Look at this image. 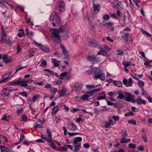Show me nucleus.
Wrapping results in <instances>:
<instances>
[{
	"label": "nucleus",
	"instance_id": "obj_1",
	"mask_svg": "<svg viewBox=\"0 0 152 152\" xmlns=\"http://www.w3.org/2000/svg\"><path fill=\"white\" fill-rule=\"evenodd\" d=\"M50 24H52L53 27L57 26L61 24V21L58 13L55 11H53L51 13L50 18Z\"/></svg>",
	"mask_w": 152,
	"mask_h": 152
},
{
	"label": "nucleus",
	"instance_id": "obj_2",
	"mask_svg": "<svg viewBox=\"0 0 152 152\" xmlns=\"http://www.w3.org/2000/svg\"><path fill=\"white\" fill-rule=\"evenodd\" d=\"M61 28H59V31L57 29H53L52 31L51 36L54 42L57 43H61V38L59 34L60 32H62Z\"/></svg>",
	"mask_w": 152,
	"mask_h": 152
},
{
	"label": "nucleus",
	"instance_id": "obj_3",
	"mask_svg": "<svg viewBox=\"0 0 152 152\" xmlns=\"http://www.w3.org/2000/svg\"><path fill=\"white\" fill-rule=\"evenodd\" d=\"M93 74L94 75V79H99L102 80H103L105 78L104 74L102 73L101 71L98 68L95 67L93 69Z\"/></svg>",
	"mask_w": 152,
	"mask_h": 152
},
{
	"label": "nucleus",
	"instance_id": "obj_4",
	"mask_svg": "<svg viewBox=\"0 0 152 152\" xmlns=\"http://www.w3.org/2000/svg\"><path fill=\"white\" fill-rule=\"evenodd\" d=\"M86 44L88 46H91L98 49H102L99 42L95 40H90L86 42Z\"/></svg>",
	"mask_w": 152,
	"mask_h": 152
},
{
	"label": "nucleus",
	"instance_id": "obj_5",
	"mask_svg": "<svg viewBox=\"0 0 152 152\" xmlns=\"http://www.w3.org/2000/svg\"><path fill=\"white\" fill-rule=\"evenodd\" d=\"M71 87L73 91H80L82 89L83 85L81 82H76L72 84Z\"/></svg>",
	"mask_w": 152,
	"mask_h": 152
},
{
	"label": "nucleus",
	"instance_id": "obj_6",
	"mask_svg": "<svg viewBox=\"0 0 152 152\" xmlns=\"http://www.w3.org/2000/svg\"><path fill=\"white\" fill-rule=\"evenodd\" d=\"M12 84L15 85H20L22 87H26L28 86V84L26 83L22 79L20 78L18 79L17 80L12 82Z\"/></svg>",
	"mask_w": 152,
	"mask_h": 152
},
{
	"label": "nucleus",
	"instance_id": "obj_7",
	"mask_svg": "<svg viewBox=\"0 0 152 152\" xmlns=\"http://www.w3.org/2000/svg\"><path fill=\"white\" fill-rule=\"evenodd\" d=\"M112 5L113 7L118 9L119 10H122L123 8V6L121 1L118 0H115L112 2Z\"/></svg>",
	"mask_w": 152,
	"mask_h": 152
},
{
	"label": "nucleus",
	"instance_id": "obj_8",
	"mask_svg": "<svg viewBox=\"0 0 152 152\" xmlns=\"http://www.w3.org/2000/svg\"><path fill=\"white\" fill-rule=\"evenodd\" d=\"M87 58L88 60L93 64L97 63L100 62V59L96 56H88Z\"/></svg>",
	"mask_w": 152,
	"mask_h": 152
},
{
	"label": "nucleus",
	"instance_id": "obj_9",
	"mask_svg": "<svg viewBox=\"0 0 152 152\" xmlns=\"http://www.w3.org/2000/svg\"><path fill=\"white\" fill-rule=\"evenodd\" d=\"M34 44L36 45H38L39 47L40 48L41 50L45 52H47L49 51V48L48 46H44L42 45H41L35 42L34 41Z\"/></svg>",
	"mask_w": 152,
	"mask_h": 152
},
{
	"label": "nucleus",
	"instance_id": "obj_10",
	"mask_svg": "<svg viewBox=\"0 0 152 152\" xmlns=\"http://www.w3.org/2000/svg\"><path fill=\"white\" fill-rule=\"evenodd\" d=\"M58 10L60 12H63L65 10L64 3L62 0L58 1Z\"/></svg>",
	"mask_w": 152,
	"mask_h": 152
},
{
	"label": "nucleus",
	"instance_id": "obj_11",
	"mask_svg": "<svg viewBox=\"0 0 152 152\" xmlns=\"http://www.w3.org/2000/svg\"><path fill=\"white\" fill-rule=\"evenodd\" d=\"M88 25L89 28L91 30H93L97 27L98 24L94 20H90L88 23Z\"/></svg>",
	"mask_w": 152,
	"mask_h": 152
},
{
	"label": "nucleus",
	"instance_id": "obj_12",
	"mask_svg": "<svg viewBox=\"0 0 152 152\" xmlns=\"http://www.w3.org/2000/svg\"><path fill=\"white\" fill-rule=\"evenodd\" d=\"M67 128L71 131H75L77 129V126L73 123H70L68 125Z\"/></svg>",
	"mask_w": 152,
	"mask_h": 152
},
{
	"label": "nucleus",
	"instance_id": "obj_13",
	"mask_svg": "<svg viewBox=\"0 0 152 152\" xmlns=\"http://www.w3.org/2000/svg\"><path fill=\"white\" fill-rule=\"evenodd\" d=\"M61 34L62 37L64 39H67L70 36V32L69 30H63Z\"/></svg>",
	"mask_w": 152,
	"mask_h": 152
},
{
	"label": "nucleus",
	"instance_id": "obj_14",
	"mask_svg": "<svg viewBox=\"0 0 152 152\" xmlns=\"http://www.w3.org/2000/svg\"><path fill=\"white\" fill-rule=\"evenodd\" d=\"M12 91L10 88L4 89L1 93V95L3 97H6L8 96L10 92Z\"/></svg>",
	"mask_w": 152,
	"mask_h": 152
},
{
	"label": "nucleus",
	"instance_id": "obj_15",
	"mask_svg": "<svg viewBox=\"0 0 152 152\" xmlns=\"http://www.w3.org/2000/svg\"><path fill=\"white\" fill-rule=\"evenodd\" d=\"M3 61L6 63H10L11 62L12 59L11 57H8L6 55H4L2 57Z\"/></svg>",
	"mask_w": 152,
	"mask_h": 152
},
{
	"label": "nucleus",
	"instance_id": "obj_16",
	"mask_svg": "<svg viewBox=\"0 0 152 152\" xmlns=\"http://www.w3.org/2000/svg\"><path fill=\"white\" fill-rule=\"evenodd\" d=\"M136 101L138 104H146L145 101L141 99V96H138V97L136 99Z\"/></svg>",
	"mask_w": 152,
	"mask_h": 152
},
{
	"label": "nucleus",
	"instance_id": "obj_17",
	"mask_svg": "<svg viewBox=\"0 0 152 152\" xmlns=\"http://www.w3.org/2000/svg\"><path fill=\"white\" fill-rule=\"evenodd\" d=\"M67 91V89L66 88L63 87L62 89L58 91V93L60 94L59 97L64 96L66 94Z\"/></svg>",
	"mask_w": 152,
	"mask_h": 152
},
{
	"label": "nucleus",
	"instance_id": "obj_18",
	"mask_svg": "<svg viewBox=\"0 0 152 152\" xmlns=\"http://www.w3.org/2000/svg\"><path fill=\"white\" fill-rule=\"evenodd\" d=\"M74 139L73 142V144H78V143H80L79 142H81L82 140V138L80 137L75 138Z\"/></svg>",
	"mask_w": 152,
	"mask_h": 152
},
{
	"label": "nucleus",
	"instance_id": "obj_19",
	"mask_svg": "<svg viewBox=\"0 0 152 152\" xmlns=\"http://www.w3.org/2000/svg\"><path fill=\"white\" fill-rule=\"evenodd\" d=\"M74 146V149L73 151L74 152H77L81 148V144L78 143V144H73Z\"/></svg>",
	"mask_w": 152,
	"mask_h": 152
},
{
	"label": "nucleus",
	"instance_id": "obj_20",
	"mask_svg": "<svg viewBox=\"0 0 152 152\" xmlns=\"http://www.w3.org/2000/svg\"><path fill=\"white\" fill-rule=\"evenodd\" d=\"M10 75L8 74H5L3 77V79L0 81V83L2 82H6L10 80Z\"/></svg>",
	"mask_w": 152,
	"mask_h": 152
},
{
	"label": "nucleus",
	"instance_id": "obj_21",
	"mask_svg": "<svg viewBox=\"0 0 152 152\" xmlns=\"http://www.w3.org/2000/svg\"><path fill=\"white\" fill-rule=\"evenodd\" d=\"M46 132L48 135L49 138L48 142H51V140H52V132L49 129H46Z\"/></svg>",
	"mask_w": 152,
	"mask_h": 152
},
{
	"label": "nucleus",
	"instance_id": "obj_22",
	"mask_svg": "<svg viewBox=\"0 0 152 152\" xmlns=\"http://www.w3.org/2000/svg\"><path fill=\"white\" fill-rule=\"evenodd\" d=\"M0 150L2 152H12L10 148L4 146H2Z\"/></svg>",
	"mask_w": 152,
	"mask_h": 152
},
{
	"label": "nucleus",
	"instance_id": "obj_23",
	"mask_svg": "<svg viewBox=\"0 0 152 152\" xmlns=\"http://www.w3.org/2000/svg\"><path fill=\"white\" fill-rule=\"evenodd\" d=\"M131 139H126L125 137H123L121 139L120 142L121 143H126L130 142Z\"/></svg>",
	"mask_w": 152,
	"mask_h": 152
},
{
	"label": "nucleus",
	"instance_id": "obj_24",
	"mask_svg": "<svg viewBox=\"0 0 152 152\" xmlns=\"http://www.w3.org/2000/svg\"><path fill=\"white\" fill-rule=\"evenodd\" d=\"M125 96L126 97L125 98V100L127 101H131L132 99L131 97V95L129 93L125 92Z\"/></svg>",
	"mask_w": 152,
	"mask_h": 152
},
{
	"label": "nucleus",
	"instance_id": "obj_25",
	"mask_svg": "<svg viewBox=\"0 0 152 152\" xmlns=\"http://www.w3.org/2000/svg\"><path fill=\"white\" fill-rule=\"evenodd\" d=\"M6 2V0H0V7L3 8H5L7 6L5 4Z\"/></svg>",
	"mask_w": 152,
	"mask_h": 152
},
{
	"label": "nucleus",
	"instance_id": "obj_26",
	"mask_svg": "<svg viewBox=\"0 0 152 152\" xmlns=\"http://www.w3.org/2000/svg\"><path fill=\"white\" fill-rule=\"evenodd\" d=\"M133 1L140 8L142 6V4L140 1L138 0H133Z\"/></svg>",
	"mask_w": 152,
	"mask_h": 152
},
{
	"label": "nucleus",
	"instance_id": "obj_27",
	"mask_svg": "<svg viewBox=\"0 0 152 152\" xmlns=\"http://www.w3.org/2000/svg\"><path fill=\"white\" fill-rule=\"evenodd\" d=\"M67 75V72H65L61 73L59 77V79L60 80H62L64 79L63 77H65Z\"/></svg>",
	"mask_w": 152,
	"mask_h": 152
},
{
	"label": "nucleus",
	"instance_id": "obj_28",
	"mask_svg": "<svg viewBox=\"0 0 152 152\" xmlns=\"http://www.w3.org/2000/svg\"><path fill=\"white\" fill-rule=\"evenodd\" d=\"M124 34H123L122 36V39H125L127 41L128 39V38L129 36V34L128 32L125 33Z\"/></svg>",
	"mask_w": 152,
	"mask_h": 152
},
{
	"label": "nucleus",
	"instance_id": "obj_29",
	"mask_svg": "<svg viewBox=\"0 0 152 152\" xmlns=\"http://www.w3.org/2000/svg\"><path fill=\"white\" fill-rule=\"evenodd\" d=\"M61 48L62 49V52L64 54L66 55L68 53L66 48L64 45H61Z\"/></svg>",
	"mask_w": 152,
	"mask_h": 152
},
{
	"label": "nucleus",
	"instance_id": "obj_30",
	"mask_svg": "<svg viewBox=\"0 0 152 152\" xmlns=\"http://www.w3.org/2000/svg\"><path fill=\"white\" fill-rule=\"evenodd\" d=\"M58 110V107L56 106L54 107L52 109V111L51 113L52 115H55L56 113Z\"/></svg>",
	"mask_w": 152,
	"mask_h": 152
},
{
	"label": "nucleus",
	"instance_id": "obj_31",
	"mask_svg": "<svg viewBox=\"0 0 152 152\" xmlns=\"http://www.w3.org/2000/svg\"><path fill=\"white\" fill-rule=\"evenodd\" d=\"M114 84L118 87H121L122 86V83L120 81H116L114 82Z\"/></svg>",
	"mask_w": 152,
	"mask_h": 152
},
{
	"label": "nucleus",
	"instance_id": "obj_32",
	"mask_svg": "<svg viewBox=\"0 0 152 152\" xmlns=\"http://www.w3.org/2000/svg\"><path fill=\"white\" fill-rule=\"evenodd\" d=\"M94 9V11L99 12V5H96L95 4H93Z\"/></svg>",
	"mask_w": 152,
	"mask_h": 152
},
{
	"label": "nucleus",
	"instance_id": "obj_33",
	"mask_svg": "<svg viewBox=\"0 0 152 152\" xmlns=\"http://www.w3.org/2000/svg\"><path fill=\"white\" fill-rule=\"evenodd\" d=\"M142 134V137L144 141L145 142H148V138L147 135L145 133Z\"/></svg>",
	"mask_w": 152,
	"mask_h": 152
},
{
	"label": "nucleus",
	"instance_id": "obj_34",
	"mask_svg": "<svg viewBox=\"0 0 152 152\" xmlns=\"http://www.w3.org/2000/svg\"><path fill=\"white\" fill-rule=\"evenodd\" d=\"M101 52L102 55L104 56H106V57H109V55L107 53L108 52H107L106 51H104V50L103 49H101Z\"/></svg>",
	"mask_w": 152,
	"mask_h": 152
},
{
	"label": "nucleus",
	"instance_id": "obj_35",
	"mask_svg": "<svg viewBox=\"0 0 152 152\" xmlns=\"http://www.w3.org/2000/svg\"><path fill=\"white\" fill-rule=\"evenodd\" d=\"M58 150L62 151H66L67 150V148L66 146H62L61 147H59L58 148Z\"/></svg>",
	"mask_w": 152,
	"mask_h": 152
},
{
	"label": "nucleus",
	"instance_id": "obj_36",
	"mask_svg": "<svg viewBox=\"0 0 152 152\" xmlns=\"http://www.w3.org/2000/svg\"><path fill=\"white\" fill-rule=\"evenodd\" d=\"M56 59L55 58L52 59V62L53 64L55 67H58L59 66V64L57 62H55Z\"/></svg>",
	"mask_w": 152,
	"mask_h": 152
},
{
	"label": "nucleus",
	"instance_id": "obj_37",
	"mask_svg": "<svg viewBox=\"0 0 152 152\" xmlns=\"http://www.w3.org/2000/svg\"><path fill=\"white\" fill-rule=\"evenodd\" d=\"M90 97V96L87 94H85L83 95L81 97V99L85 100L87 99L89 97Z\"/></svg>",
	"mask_w": 152,
	"mask_h": 152
},
{
	"label": "nucleus",
	"instance_id": "obj_38",
	"mask_svg": "<svg viewBox=\"0 0 152 152\" xmlns=\"http://www.w3.org/2000/svg\"><path fill=\"white\" fill-rule=\"evenodd\" d=\"M108 122L111 125L114 124H115L116 122L115 121H113V119L110 117L108 119Z\"/></svg>",
	"mask_w": 152,
	"mask_h": 152
},
{
	"label": "nucleus",
	"instance_id": "obj_39",
	"mask_svg": "<svg viewBox=\"0 0 152 152\" xmlns=\"http://www.w3.org/2000/svg\"><path fill=\"white\" fill-rule=\"evenodd\" d=\"M104 27L110 28L113 25V24L110 22L104 24Z\"/></svg>",
	"mask_w": 152,
	"mask_h": 152
},
{
	"label": "nucleus",
	"instance_id": "obj_40",
	"mask_svg": "<svg viewBox=\"0 0 152 152\" xmlns=\"http://www.w3.org/2000/svg\"><path fill=\"white\" fill-rule=\"evenodd\" d=\"M128 83V85H126V86L129 87L132 86V84L133 83V82L131 78H130L129 79Z\"/></svg>",
	"mask_w": 152,
	"mask_h": 152
},
{
	"label": "nucleus",
	"instance_id": "obj_41",
	"mask_svg": "<svg viewBox=\"0 0 152 152\" xmlns=\"http://www.w3.org/2000/svg\"><path fill=\"white\" fill-rule=\"evenodd\" d=\"M50 90L52 93L55 94L57 92L58 89L56 88H53L52 87Z\"/></svg>",
	"mask_w": 152,
	"mask_h": 152
},
{
	"label": "nucleus",
	"instance_id": "obj_42",
	"mask_svg": "<svg viewBox=\"0 0 152 152\" xmlns=\"http://www.w3.org/2000/svg\"><path fill=\"white\" fill-rule=\"evenodd\" d=\"M134 115V113L132 112H128L125 114L126 117L131 116Z\"/></svg>",
	"mask_w": 152,
	"mask_h": 152
},
{
	"label": "nucleus",
	"instance_id": "obj_43",
	"mask_svg": "<svg viewBox=\"0 0 152 152\" xmlns=\"http://www.w3.org/2000/svg\"><path fill=\"white\" fill-rule=\"evenodd\" d=\"M122 136L123 137H127L128 136V134L127 133V132L126 130H124L123 131H122Z\"/></svg>",
	"mask_w": 152,
	"mask_h": 152
},
{
	"label": "nucleus",
	"instance_id": "obj_44",
	"mask_svg": "<svg viewBox=\"0 0 152 152\" xmlns=\"http://www.w3.org/2000/svg\"><path fill=\"white\" fill-rule=\"evenodd\" d=\"M141 89L142 91V95H143V96L144 95L145 96H146L148 95V93L147 92L145 91L144 88H141Z\"/></svg>",
	"mask_w": 152,
	"mask_h": 152
},
{
	"label": "nucleus",
	"instance_id": "obj_45",
	"mask_svg": "<svg viewBox=\"0 0 152 152\" xmlns=\"http://www.w3.org/2000/svg\"><path fill=\"white\" fill-rule=\"evenodd\" d=\"M103 48L104 50L107 52H108L111 50L110 48H108V47L105 45H103Z\"/></svg>",
	"mask_w": 152,
	"mask_h": 152
},
{
	"label": "nucleus",
	"instance_id": "obj_46",
	"mask_svg": "<svg viewBox=\"0 0 152 152\" xmlns=\"http://www.w3.org/2000/svg\"><path fill=\"white\" fill-rule=\"evenodd\" d=\"M138 85L140 87H142L144 86V82L141 80H139L138 83Z\"/></svg>",
	"mask_w": 152,
	"mask_h": 152
},
{
	"label": "nucleus",
	"instance_id": "obj_47",
	"mask_svg": "<svg viewBox=\"0 0 152 152\" xmlns=\"http://www.w3.org/2000/svg\"><path fill=\"white\" fill-rule=\"evenodd\" d=\"M41 64L42 65L43 67H45L47 64V62L45 60H41Z\"/></svg>",
	"mask_w": 152,
	"mask_h": 152
},
{
	"label": "nucleus",
	"instance_id": "obj_48",
	"mask_svg": "<svg viewBox=\"0 0 152 152\" xmlns=\"http://www.w3.org/2000/svg\"><path fill=\"white\" fill-rule=\"evenodd\" d=\"M109 16L108 14L105 15L103 16V18L104 20H108L109 19Z\"/></svg>",
	"mask_w": 152,
	"mask_h": 152
},
{
	"label": "nucleus",
	"instance_id": "obj_49",
	"mask_svg": "<svg viewBox=\"0 0 152 152\" xmlns=\"http://www.w3.org/2000/svg\"><path fill=\"white\" fill-rule=\"evenodd\" d=\"M41 137L42 138L48 141V138L46 137V135L45 134H42L41 133Z\"/></svg>",
	"mask_w": 152,
	"mask_h": 152
},
{
	"label": "nucleus",
	"instance_id": "obj_50",
	"mask_svg": "<svg viewBox=\"0 0 152 152\" xmlns=\"http://www.w3.org/2000/svg\"><path fill=\"white\" fill-rule=\"evenodd\" d=\"M131 31V29L128 27H126L124 30L121 31V33H125V31Z\"/></svg>",
	"mask_w": 152,
	"mask_h": 152
},
{
	"label": "nucleus",
	"instance_id": "obj_51",
	"mask_svg": "<svg viewBox=\"0 0 152 152\" xmlns=\"http://www.w3.org/2000/svg\"><path fill=\"white\" fill-rule=\"evenodd\" d=\"M49 142L50 143V147L52 148L55 149L56 148V146L55 144L52 143L51 142H51Z\"/></svg>",
	"mask_w": 152,
	"mask_h": 152
},
{
	"label": "nucleus",
	"instance_id": "obj_52",
	"mask_svg": "<svg viewBox=\"0 0 152 152\" xmlns=\"http://www.w3.org/2000/svg\"><path fill=\"white\" fill-rule=\"evenodd\" d=\"M91 68L90 69L86 71L87 73L88 74H91L92 72H93V69L94 68V67H92V66H91Z\"/></svg>",
	"mask_w": 152,
	"mask_h": 152
},
{
	"label": "nucleus",
	"instance_id": "obj_53",
	"mask_svg": "<svg viewBox=\"0 0 152 152\" xmlns=\"http://www.w3.org/2000/svg\"><path fill=\"white\" fill-rule=\"evenodd\" d=\"M128 122L129 123L132 124L136 125V121L134 119L129 120L128 121Z\"/></svg>",
	"mask_w": 152,
	"mask_h": 152
},
{
	"label": "nucleus",
	"instance_id": "obj_54",
	"mask_svg": "<svg viewBox=\"0 0 152 152\" xmlns=\"http://www.w3.org/2000/svg\"><path fill=\"white\" fill-rule=\"evenodd\" d=\"M86 87L87 88L89 89H93L95 88V86L93 85H86Z\"/></svg>",
	"mask_w": 152,
	"mask_h": 152
},
{
	"label": "nucleus",
	"instance_id": "obj_55",
	"mask_svg": "<svg viewBox=\"0 0 152 152\" xmlns=\"http://www.w3.org/2000/svg\"><path fill=\"white\" fill-rule=\"evenodd\" d=\"M68 135L70 136H73L75 135H77L79 134V133L78 132L76 133H70L68 132Z\"/></svg>",
	"mask_w": 152,
	"mask_h": 152
},
{
	"label": "nucleus",
	"instance_id": "obj_56",
	"mask_svg": "<svg viewBox=\"0 0 152 152\" xmlns=\"http://www.w3.org/2000/svg\"><path fill=\"white\" fill-rule=\"evenodd\" d=\"M117 54L118 55L122 56L124 54V52L123 51L119 50H117Z\"/></svg>",
	"mask_w": 152,
	"mask_h": 152
},
{
	"label": "nucleus",
	"instance_id": "obj_57",
	"mask_svg": "<svg viewBox=\"0 0 152 152\" xmlns=\"http://www.w3.org/2000/svg\"><path fill=\"white\" fill-rule=\"evenodd\" d=\"M4 43L5 44H9L10 45H11L12 44V42L9 39H7V40L6 41H5L4 42Z\"/></svg>",
	"mask_w": 152,
	"mask_h": 152
},
{
	"label": "nucleus",
	"instance_id": "obj_58",
	"mask_svg": "<svg viewBox=\"0 0 152 152\" xmlns=\"http://www.w3.org/2000/svg\"><path fill=\"white\" fill-rule=\"evenodd\" d=\"M81 97L76 96L75 98V100L78 102H80L81 100Z\"/></svg>",
	"mask_w": 152,
	"mask_h": 152
},
{
	"label": "nucleus",
	"instance_id": "obj_59",
	"mask_svg": "<svg viewBox=\"0 0 152 152\" xmlns=\"http://www.w3.org/2000/svg\"><path fill=\"white\" fill-rule=\"evenodd\" d=\"M22 119L21 121H26L27 119V117L25 115H22Z\"/></svg>",
	"mask_w": 152,
	"mask_h": 152
},
{
	"label": "nucleus",
	"instance_id": "obj_60",
	"mask_svg": "<svg viewBox=\"0 0 152 152\" xmlns=\"http://www.w3.org/2000/svg\"><path fill=\"white\" fill-rule=\"evenodd\" d=\"M129 146L130 148L133 149L134 148L136 147V145L135 144L132 143L129 144Z\"/></svg>",
	"mask_w": 152,
	"mask_h": 152
},
{
	"label": "nucleus",
	"instance_id": "obj_61",
	"mask_svg": "<svg viewBox=\"0 0 152 152\" xmlns=\"http://www.w3.org/2000/svg\"><path fill=\"white\" fill-rule=\"evenodd\" d=\"M6 37L4 36L2 37H2L1 38L0 41L1 42V43L3 44V43L5 42V41L6 40Z\"/></svg>",
	"mask_w": 152,
	"mask_h": 152
},
{
	"label": "nucleus",
	"instance_id": "obj_62",
	"mask_svg": "<svg viewBox=\"0 0 152 152\" xmlns=\"http://www.w3.org/2000/svg\"><path fill=\"white\" fill-rule=\"evenodd\" d=\"M44 87L46 88H49L50 89L52 88V85L50 83L45 85Z\"/></svg>",
	"mask_w": 152,
	"mask_h": 152
},
{
	"label": "nucleus",
	"instance_id": "obj_63",
	"mask_svg": "<svg viewBox=\"0 0 152 152\" xmlns=\"http://www.w3.org/2000/svg\"><path fill=\"white\" fill-rule=\"evenodd\" d=\"M123 84L125 85L126 86V85H128V80H127L126 79H123Z\"/></svg>",
	"mask_w": 152,
	"mask_h": 152
},
{
	"label": "nucleus",
	"instance_id": "obj_64",
	"mask_svg": "<svg viewBox=\"0 0 152 152\" xmlns=\"http://www.w3.org/2000/svg\"><path fill=\"white\" fill-rule=\"evenodd\" d=\"M114 120L115 121H118L119 120V117L118 116H112Z\"/></svg>",
	"mask_w": 152,
	"mask_h": 152
}]
</instances>
